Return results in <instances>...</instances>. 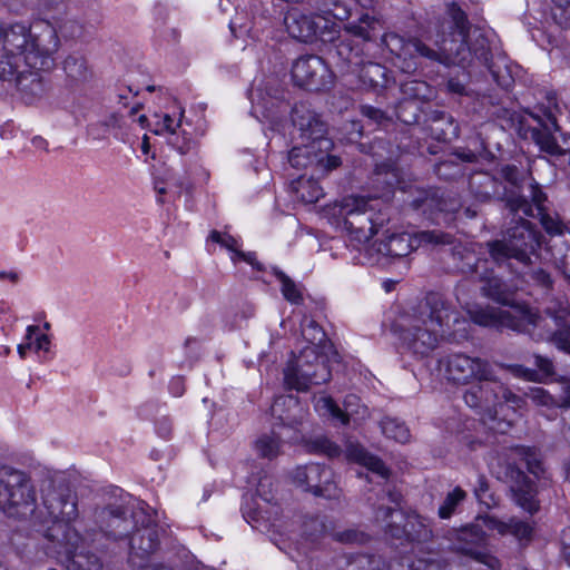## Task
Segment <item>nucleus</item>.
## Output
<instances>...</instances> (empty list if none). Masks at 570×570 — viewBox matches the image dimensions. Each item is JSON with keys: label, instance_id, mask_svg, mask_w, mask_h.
I'll return each mask as SVG.
<instances>
[{"label": "nucleus", "instance_id": "nucleus-1", "mask_svg": "<svg viewBox=\"0 0 570 570\" xmlns=\"http://www.w3.org/2000/svg\"><path fill=\"white\" fill-rule=\"evenodd\" d=\"M0 79L26 97L42 95L45 86L39 71L55 66V56L60 48L56 27L47 20L37 21L31 27L23 23L0 27Z\"/></svg>", "mask_w": 570, "mask_h": 570}, {"label": "nucleus", "instance_id": "nucleus-2", "mask_svg": "<svg viewBox=\"0 0 570 570\" xmlns=\"http://www.w3.org/2000/svg\"><path fill=\"white\" fill-rule=\"evenodd\" d=\"M474 47L456 46L455 38L448 39L442 33L436 32L433 39V46L425 43L419 38L409 39V58L420 57L431 62H438L444 66H460L462 68L471 67L475 63L484 66L492 75L498 86L509 89L513 83V77L505 59L492 60L489 41L480 32H474Z\"/></svg>", "mask_w": 570, "mask_h": 570}, {"label": "nucleus", "instance_id": "nucleus-3", "mask_svg": "<svg viewBox=\"0 0 570 570\" xmlns=\"http://www.w3.org/2000/svg\"><path fill=\"white\" fill-rule=\"evenodd\" d=\"M452 314L453 307L443 296L426 295L401 318L402 345L415 357L430 356L444 340Z\"/></svg>", "mask_w": 570, "mask_h": 570}, {"label": "nucleus", "instance_id": "nucleus-4", "mask_svg": "<svg viewBox=\"0 0 570 570\" xmlns=\"http://www.w3.org/2000/svg\"><path fill=\"white\" fill-rule=\"evenodd\" d=\"M478 281L482 283L481 293L483 296L510 308L466 306V312L473 323L480 326L509 328L517 332L540 326L542 322L540 314L528 304L515 301L513 298L514 289L495 276L490 265L481 272Z\"/></svg>", "mask_w": 570, "mask_h": 570}, {"label": "nucleus", "instance_id": "nucleus-5", "mask_svg": "<svg viewBox=\"0 0 570 570\" xmlns=\"http://www.w3.org/2000/svg\"><path fill=\"white\" fill-rule=\"evenodd\" d=\"M292 120L301 139L299 145L288 153L292 167L297 169L315 167L316 173L326 174L341 166V158L330 155L333 142L326 137V125L317 114L304 105H296L293 108Z\"/></svg>", "mask_w": 570, "mask_h": 570}, {"label": "nucleus", "instance_id": "nucleus-6", "mask_svg": "<svg viewBox=\"0 0 570 570\" xmlns=\"http://www.w3.org/2000/svg\"><path fill=\"white\" fill-rule=\"evenodd\" d=\"M380 28L377 19L364 14L357 22L345 24L331 52L342 69L357 73L363 83L371 87H383L386 83L385 67L363 57L364 42L373 40Z\"/></svg>", "mask_w": 570, "mask_h": 570}, {"label": "nucleus", "instance_id": "nucleus-7", "mask_svg": "<svg viewBox=\"0 0 570 570\" xmlns=\"http://www.w3.org/2000/svg\"><path fill=\"white\" fill-rule=\"evenodd\" d=\"M37 493L28 473L9 465L0 468V509L10 518H33L37 522L45 520L36 514Z\"/></svg>", "mask_w": 570, "mask_h": 570}, {"label": "nucleus", "instance_id": "nucleus-8", "mask_svg": "<svg viewBox=\"0 0 570 570\" xmlns=\"http://www.w3.org/2000/svg\"><path fill=\"white\" fill-rule=\"evenodd\" d=\"M49 553L53 554L67 570H100V558L89 549L87 539L73 527L56 524L46 531Z\"/></svg>", "mask_w": 570, "mask_h": 570}, {"label": "nucleus", "instance_id": "nucleus-9", "mask_svg": "<svg viewBox=\"0 0 570 570\" xmlns=\"http://www.w3.org/2000/svg\"><path fill=\"white\" fill-rule=\"evenodd\" d=\"M541 242L542 235L531 222L513 217L503 239L488 243L487 246L492 261L499 265L510 258L527 265L531 262V255L540 248Z\"/></svg>", "mask_w": 570, "mask_h": 570}, {"label": "nucleus", "instance_id": "nucleus-10", "mask_svg": "<svg viewBox=\"0 0 570 570\" xmlns=\"http://www.w3.org/2000/svg\"><path fill=\"white\" fill-rule=\"evenodd\" d=\"M331 380V371L325 358L314 347H305L288 362L284 381L288 389L306 391L311 385H320Z\"/></svg>", "mask_w": 570, "mask_h": 570}, {"label": "nucleus", "instance_id": "nucleus-11", "mask_svg": "<svg viewBox=\"0 0 570 570\" xmlns=\"http://www.w3.org/2000/svg\"><path fill=\"white\" fill-rule=\"evenodd\" d=\"M543 313L552 320L554 328L549 325L546 317L540 315L542 320L540 326L521 332L528 333L538 341H551L559 350L570 354V304L568 299L563 296L549 298L543 307Z\"/></svg>", "mask_w": 570, "mask_h": 570}, {"label": "nucleus", "instance_id": "nucleus-12", "mask_svg": "<svg viewBox=\"0 0 570 570\" xmlns=\"http://www.w3.org/2000/svg\"><path fill=\"white\" fill-rule=\"evenodd\" d=\"M529 191L531 200L525 196L514 194L507 197L505 205L510 213L538 217L544 230L551 236L562 235L564 232L570 233V227L564 225L558 215H551L547 212L544 208L547 196L537 183L529 185Z\"/></svg>", "mask_w": 570, "mask_h": 570}, {"label": "nucleus", "instance_id": "nucleus-13", "mask_svg": "<svg viewBox=\"0 0 570 570\" xmlns=\"http://www.w3.org/2000/svg\"><path fill=\"white\" fill-rule=\"evenodd\" d=\"M452 236L438 230H425L416 234H389L373 244L377 254L384 257L400 258L424 244H451Z\"/></svg>", "mask_w": 570, "mask_h": 570}, {"label": "nucleus", "instance_id": "nucleus-14", "mask_svg": "<svg viewBox=\"0 0 570 570\" xmlns=\"http://www.w3.org/2000/svg\"><path fill=\"white\" fill-rule=\"evenodd\" d=\"M439 371L454 384H469L475 380H491L493 367L481 357H473L465 353H452L439 360Z\"/></svg>", "mask_w": 570, "mask_h": 570}, {"label": "nucleus", "instance_id": "nucleus-15", "mask_svg": "<svg viewBox=\"0 0 570 570\" xmlns=\"http://www.w3.org/2000/svg\"><path fill=\"white\" fill-rule=\"evenodd\" d=\"M450 549L481 562L492 570L500 569V561L485 551L487 535L480 524H468L448 532Z\"/></svg>", "mask_w": 570, "mask_h": 570}, {"label": "nucleus", "instance_id": "nucleus-16", "mask_svg": "<svg viewBox=\"0 0 570 570\" xmlns=\"http://www.w3.org/2000/svg\"><path fill=\"white\" fill-rule=\"evenodd\" d=\"M475 381L476 384L469 387L463 395L465 404L478 411L483 423L489 425V429L504 433L511 426V424L508 421L495 423L498 414V379L495 374L493 373V377L491 380Z\"/></svg>", "mask_w": 570, "mask_h": 570}, {"label": "nucleus", "instance_id": "nucleus-17", "mask_svg": "<svg viewBox=\"0 0 570 570\" xmlns=\"http://www.w3.org/2000/svg\"><path fill=\"white\" fill-rule=\"evenodd\" d=\"M373 199L363 196H350L343 199L341 214L344 215L343 226L358 243L368 242L377 232L373 219Z\"/></svg>", "mask_w": 570, "mask_h": 570}, {"label": "nucleus", "instance_id": "nucleus-18", "mask_svg": "<svg viewBox=\"0 0 570 570\" xmlns=\"http://www.w3.org/2000/svg\"><path fill=\"white\" fill-rule=\"evenodd\" d=\"M98 521L105 534L114 540L130 539L140 522H146L148 512L142 507L126 508L109 505L98 513Z\"/></svg>", "mask_w": 570, "mask_h": 570}, {"label": "nucleus", "instance_id": "nucleus-19", "mask_svg": "<svg viewBox=\"0 0 570 570\" xmlns=\"http://www.w3.org/2000/svg\"><path fill=\"white\" fill-rule=\"evenodd\" d=\"M292 78L298 87L308 90H325L333 83V72L316 55L297 58L292 66Z\"/></svg>", "mask_w": 570, "mask_h": 570}, {"label": "nucleus", "instance_id": "nucleus-20", "mask_svg": "<svg viewBox=\"0 0 570 570\" xmlns=\"http://www.w3.org/2000/svg\"><path fill=\"white\" fill-rule=\"evenodd\" d=\"M42 505L47 511V518L42 515V512L38 514L45 520L42 523L51 521L52 524L50 527L56 524L72 527L70 523L78 517L76 494L67 487L49 485L43 491Z\"/></svg>", "mask_w": 570, "mask_h": 570}, {"label": "nucleus", "instance_id": "nucleus-21", "mask_svg": "<svg viewBox=\"0 0 570 570\" xmlns=\"http://www.w3.org/2000/svg\"><path fill=\"white\" fill-rule=\"evenodd\" d=\"M328 22L325 17L307 13L298 8H291L284 16L286 31L302 42H312L317 37L332 41L333 38H325Z\"/></svg>", "mask_w": 570, "mask_h": 570}, {"label": "nucleus", "instance_id": "nucleus-22", "mask_svg": "<svg viewBox=\"0 0 570 570\" xmlns=\"http://www.w3.org/2000/svg\"><path fill=\"white\" fill-rule=\"evenodd\" d=\"M333 476L332 470L320 463L298 466L293 473V480L298 487L325 499H337L340 497V490Z\"/></svg>", "mask_w": 570, "mask_h": 570}, {"label": "nucleus", "instance_id": "nucleus-23", "mask_svg": "<svg viewBox=\"0 0 570 570\" xmlns=\"http://www.w3.org/2000/svg\"><path fill=\"white\" fill-rule=\"evenodd\" d=\"M344 409H341L331 396H320L315 399V410L324 416H330L343 425L348 424L350 420L364 419L367 409L361 404V400L355 394H348L343 402Z\"/></svg>", "mask_w": 570, "mask_h": 570}, {"label": "nucleus", "instance_id": "nucleus-24", "mask_svg": "<svg viewBox=\"0 0 570 570\" xmlns=\"http://www.w3.org/2000/svg\"><path fill=\"white\" fill-rule=\"evenodd\" d=\"M446 14L449 17V21H444L440 26L438 32L442 33L444 30V37L448 39L455 38L458 41L455 47L462 45L465 48L470 47L473 49L475 42V31L485 37L480 29L470 31V22L468 20V16L455 2H452L448 6Z\"/></svg>", "mask_w": 570, "mask_h": 570}, {"label": "nucleus", "instance_id": "nucleus-25", "mask_svg": "<svg viewBox=\"0 0 570 570\" xmlns=\"http://www.w3.org/2000/svg\"><path fill=\"white\" fill-rule=\"evenodd\" d=\"M159 546V530L148 513L146 522H140L137 529L132 532L129 540V547L137 556L145 557L157 550Z\"/></svg>", "mask_w": 570, "mask_h": 570}, {"label": "nucleus", "instance_id": "nucleus-26", "mask_svg": "<svg viewBox=\"0 0 570 570\" xmlns=\"http://www.w3.org/2000/svg\"><path fill=\"white\" fill-rule=\"evenodd\" d=\"M305 532L309 537L331 534L334 540L345 544H363L368 541L370 537L356 529H346L343 531L332 532L325 521L318 517L311 518L305 522Z\"/></svg>", "mask_w": 570, "mask_h": 570}, {"label": "nucleus", "instance_id": "nucleus-27", "mask_svg": "<svg viewBox=\"0 0 570 570\" xmlns=\"http://www.w3.org/2000/svg\"><path fill=\"white\" fill-rule=\"evenodd\" d=\"M517 475L515 483L511 487L513 500L521 509L533 514L539 510L535 484L521 471Z\"/></svg>", "mask_w": 570, "mask_h": 570}, {"label": "nucleus", "instance_id": "nucleus-28", "mask_svg": "<svg viewBox=\"0 0 570 570\" xmlns=\"http://www.w3.org/2000/svg\"><path fill=\"white\" fill-rule=\"evenodd\" d=\"M272 415L281 421L283 425L298 424L303 419V409L294 395H281L275 399L271 406Z\"/></svg>", "mask_w": 570, "mask_h": 570}, {"label": "nucleus", "instance_id": "nucleus-29", "mask_svg": "<svg viewBox=\"0 0 570 570\" xmlns=\"http://www.w3.org/2000/svg\"><path fill=\"white\" fill-rule=\"evenodd\" d=\"M469 189L479 202H487L500 190V181L488 171H475L469 178Z\"/></svg>", "mask_w": 570, "mask_h": 570}, {"label": "nucleus", "instance_id": "nucleus-30", "mask_svg": "<svg viewBox=\"0 0 570 570\" xmlns=\"http://www.w3.org/2000/svg\"><path fill=\"white\" fill-rule=\"evenodd\" d=\"M125 118L114 112L105 117L102 120L91 124L88 128L94 139H105L109 134L118 140H126Z\"/></svg>", "mask_w": 570, "mask_h": 570}, {"label": "nucleus", "instance_id": "nucleus-31", "mask_svg": "<svg viewBox=\"0 0 570 570\" xmlns=\"http://www.w3.org/2000/svg\"><path fill=\"white\" fill-rule=\"evenodd\" d=\"M63 71L68 81L73 86H80L92 78V70L85 56L73 52L63 60Z\"/></svg>", "mask_w": 570, "mask_h": 570}, {"label": "nucleus", "instance_id": "nucleus-32", "mask_svg": "<svg viewBox=\"0 0 570 570\" xmlns=\"http://www.w3.org/2000/svg\"><path fill=\"white\" fill-rule=\"evenodd\" d=\"M345 456L353 462H356L371 472L376 473L382 479H387L389 470L383 461L370 454L362 445L356 443H348L345 450Z\"/></svg>", "mask_w": 570, "mask_h": 570}, {"label": "nucleus", "instance_id": "nucleus-33", "mask_svg": "<svg viewBox=\"0 0 570 570\" xmlns=\"http://www.w3.org/2000/svg\"><path fill=\"white\" fill-rule=\"evenodd\" d=\"M454 259H458L456 268L468 275H472L475 279L481 276V272L491 264L489 259L478 258L473 250L464 247L462 250L453 253Z\"/></svg>", "mask_w": 570, "mask_h": 570}, {"label": "nucleus", "instance_id": "nucleus-34", "mask_svg": "<svg viewBox=\"0 0 570 570\" xmlns=\"http://www.w3.org/2000/svg\"><path fill=\"white\" fill-rule=\"evenodd\" d=\"M404 531L411 540L417 542H428L433 538L431 521L417 513L406 517Z\"/></svg>", "mask_w": 570, "mask_h": 570}, {"label": "nucleus", "instance_id": "nucleus-35", "mask_svg": "<svg viewBox=\"0 0 570 570\" xmlns=\"http://www.w3.org/2000/svg\"><path fill=\"white\" fill-rule=\"evenodd\" d=\"M281 439L275 433L263 434L261 435L254 443V449L256 453L263 458L273 460L281 453Z\"/></svg>", "mask_w": 570, "mask_h": 570}, {"label": "nucleus", "instance_id": "nucleus-36", "mask_svg": "<svg viewBox=\"0 0 570 570\" xmlns=\"http://www.w3.org/2000/svg\"><path fill=\"white\" fill-rule=\"evenodd\" d=\"M297 197L306 204L316 203L323 196V188L313 178L301 177L294 185Z\"/></svg>", "mask_w": 570, "mask_h": 570}, {"label": "nucleus", "instance_id": "nucleus-37", "mask_svg": "<svg viewBox=\"0 0 570 570\" xmlns=\"http://www.w3.org/2000/svg\"><path fill=\"white\" fill-rule=\"evenodd\" d=\"M382 433L396 442L405 443L410 440V430L404 422L394 417H384L380 423Z\"/></svg>", "mask_w": 570, "mask_h": 570}, {"label": "nucleus", "instance_id": "nucleus-38", "mask_svg": "<svg viewBox=\"0 0 570 570\" xmlns=\"http://www.w3.org/2000/svg\"><path fill=\"white\" fill-rule=\"evenodd\" d=\"M229 29L235 38H258L257 31L254 29V22L248 18L247 12L237 11L229 22Z\"/></svg>", "mask_w": 570, "mask_h": 570}, {"label": "nucleus", "instance_id": "nucleus-39", "mask_svg": "<svg viewBox=\"0 0 570 570\" xmlns=\"http://www.w3.org/2000/svg\"><path fill=\"white\" fill-rule=\"evenodd\" d=\"M275 276L281 283V291L286 301L292 304H301L303 302L302 287L288 277L284 272L275 269Z\"/></svg>", "mask_w": 570, "mask_h": 570}, {"label": "nucleus", "instance_id": "nucleus-40", "mask_svg": "<svg viewBox=\"0 0 570 570\" xmlns=\"http://www.w3.org/2000/svg\"><path fill=\"white\" fill-rule=\"evenodd\" d=\"M466 492L460 487L450 491L438 510L440 519H450L456 511V508L465 500Z\"/></svg>", "mask_w": 570, "mask_h": 570}, {"label": "nucleus", "instance_id": "nucleus-41", "mask_svg": "<svg viewBox=\"0 0 570 570\" xmlns=\"http://www.w3.org/2000/svg\"><path fill=\"white\" fill-rule=\"evenodd\" d=\"M345 570H386L382 558L358 554L347 560Z\"/></svg>", "mask_w": 570, "mask_h": 570}, {"label": "nucleus", "instance_id": "nucleus-42", "mask_svg": "<svg viewBox=\"0 0 570 570\" xmlns=\"http://www.w3.org/2000/svg\"><path fill=\"white\" fill-rule=\"evenodd\" d=\"M448 563L439 553L429 551L425 556L417 558L410 570H446Z\"/></svg>", "mask_w": 570, "mask_h": 570}, {"label": "nucleus", "instance_id": "nucleus-43", "mask_svg": "<svg viewBox=\"0 0 570 570\" xmlns=\"http://www.w3.org/2000/svg\"><path fill=\"white\" fill-rule=\"evenodd\" d=\"M302 335L309 343L307 347H314L317 351L326 338L323 328L313 320L307 321L302 326Z\"/></svg>", "mask_w": 570, "mask_h": 570}, {"label": "nucleus", "instance_id": "nucleus-44", "mask_svg": "<svg viewBox=\"0 0 570 570\" xmlns=\"http://www.w3.org/2000/svg\"><path fill=\"white\" fill-rule=\"evenodd\" d=\"M497 395H498V405L509 404L512 409H521L525 404L524 397L513 393L509 387H507L502 382L498 380L497 384Z\"/></svg>", "mask_w": 570, "mask_h": 570}, {"label": "nucleus", "instance_id": "nucleus-45", "mask_svg": "<svg viewBox=\"0 0 570 570\" xmlns=\"http://www.w3.org/2000/svg\"><path fill=\"white\" fill-rule=\"evenodd\" d=\"M183 117L184 110L179 111V117L177 119L168 114H164L161 118L155 124L153 131L156 135H167L169 137L171 132H177L178 129H180Z\"/></svg>", "mask_w": 570, "mask_h": 570}, {"label": "nucleus", "instance_id": "nucleus-46", "mask_svg": "<svg viewBox=\"0 0 570 570\" xmlns=\"http://www.w3.org/2000/svg\"><path fill=\"white\" fill-rule=\"evenodd\" d=\"M524 395L537 406H542L547 410H553L558 406L557 400L542 387H530Z\"/></svg>", "mask_w": 570, "mask_h": 570}, {"label": "nucleus", "instance_id": "nucleus-47", "mask_svg": "<svg viewBox=\"0 0 570 570\" xmlns=\"http://www.w3.org/2000/svg\"><path fill=\"white\" fill-rule=\"evenodd\" d=\"M382 42L395 56L400 58L403 57L404 59L410 57V52H407L409 40H405L401 36L396 33H385L382 37Z\"/></svg>", "mask_w": 570, "mask_h": 570}, {"label": "nucleus", "instance_id": "nucleus-48", "mask_svg": "<svg viewBox=\"0 0 570 570\" xmlns=\"http://www.w3.org/2000/svg\"><path fill=\"white\" fill-rule=\"evenodd\" d=\"M402 92L413 99L426 100L431 96V89L425 81L411 80L402 85Z\"/></svg>", "mask_w": 570, "mask_h": 570}, {"label": "nucleus", "instance_id": "nucleus-49", "mask_svg": "<svg viewBox=\"0 0 570 570\" xmlns=\"http://www.w3.org/2000/svg\"><path fill=\"white\" fill-rule=\"evenodd\" d=\"M552 18L560 27L570 29V0H551Z\"/></svg>", "mask_w": 570, "mask_h": 570}, {"label": "nucleus", "instance_id": "nucleus-50", "mask_svg": "<svg viewBox=\"0 0 570 570\" xmlns=\"http://www.w3.org/2000/svg\"><path fill=\"white\" fill-rule=\"evenodd\" d=\"M433 120H434V122L445 121V124H446V129L440 128V132H435V136L438 139L448 140V139H451V137H458V135H459L458 126L454 125L452 117L446 116L444 112L436 111L435 115L433 116ZM432 130L438 131L439 128L433 127Z\"/></svg>", "mask_w": 570, "mask_h": 570}, {"label": "nucleus", "instance_id": "nucleus-51", "mask_svg": "<svg viewBox=\"0 0 570 570\" xmlns=\"http://www.w3.org/2000/svg\"><path fill=\"white\" fill-rule=\"evenodd\" d=\"M167 141L181 155L189 153L194 146L190 136L183 129H178L177 132H171Z\"/></svg>", "mask_w": 570, "mask_h": 570}, {"label": "nucleus", "instance_id": "nucleus-52", "mask_svg": "<svg viewBox=\"0 0 570 570\" xmlns=\"http://www.w3.org/2000/svg\"><path fill=\"white\" fill-rule=\"evenodd\" d=\"M508 527V534H512L520 541L530 540L532 537L533 528L528 522L521 521L517 518H510Z\"/></svg>", "mask_w": 570, "mask_h": 570}, {"label": "nucleus", "instance_id": "nucleus-53", "mask_svg": "<svg viewBox=\"0 0 570 570\" xmlns=\"http://www.w3.org/2000/svg\"><path fill=\"white\" fill-rule=\"evenodd\" d=\"M209 239L232 252L233 256H236L240 247L239 240L227 233L213 230L209 235Z\"/></svg>", "mask_w": 570, "mask_h": 570}, {"label": "nucleus", "instance_id": "nucleus-54", "mask_svg": "<svg viewBox=\"0 0 570 570\" xmlns=\"http://www.w3.org/2000/svg\"><path fill=\"white\" fill-rule=\"evenodd\" d=\"M394 517H399L400 520H403V513L395 508L392 507H380L375 513V519L377 522H381L386 529L394 528L396 521L390 520Z\"/></svg>", "mask_w": 570, "mask_h": 570}, {"label": "nucleus", "instance_id": "nucleus-55", "mask_svg": "<svg viewBox=\"0 0 570 570\" xmlns=\"http://www.w3.org/2000/svg\"><path fill=\"white\" fill-rule=\"evenodd\" d=\"M520 454L524 456L527 468L530 473L538 475L543 471L541 460L539 458V453L533 448H521Z\"/></svg>", "mask_w": 570, "mask_h": 570}, {"label": "nucleus", "instance_id": "nucleus-56", "mask_svg": "<svg viewBox=\"0 0 570 570\" xmlns=\"http://www.w3.org/2000/svg\"><path fill=\"white\" fill-rule=\"evenodd\" d=\"M478 520L482 521L483 525L489 530L497 531L501 535H505L509 532V521H502L494 515H481Z\"/></svg>", "mask_w": 570, "mask_h": 570}, {"label": "nucleus", "instance_id": "nucleus-57", "mask_svg": "<svg viewBox=\"0 0 570 570\" xmlns=\"http://www.w3.org/2000/svg\"><path fill=\"white\" fill-rule=\"evenodd\" d=\"M435 171L444 179H453L461 174V168L453 160H444L438 164Z\"/></svg>", "mask_w": 570, "mask_h": 570}, {"label": "nucleus", "instance_id": "nucleus-58", "mask_svg": "<svg viewBox=\"0 0 570 570\" xmlns=\"http://www.w3.org/2000/svg\"><path fill=\"white\" fill-rule=\"evenodd\" d=\"M60 31L65 38H79L82 35V24L75 19H67L60 24Z\"/></svg>", "mask_w": 570, "mask_h": 570}, {"label": "nucleus", "instance_id": "nucleus-59", "mask_svg": "<svg viewBox=\"0 0 570 570\" xmlns=\"http://www.w3.org/2000/svg\"><path fill=\"white\" fill-rule=\"evenodd\" d=\"M316 451L326 454L330 458H335L340 454V448L326 438H318L314 441Z\"/></svg>", "mask_w": 570, "mask_h": 570}, {"label": "nucleus", "instance_id": "nucleus-60", "mask_svg": "<svg viewBox=\"0 0 570 570\" xmlns=\"http://www.w3.org/2000/svg\"><path fill=\"white\" fill-rule=\"evenodd\" d=\"M479 146L472 149H460L455 151V157L462 161L473 163L478 159V156L485 149L483 141H475Z\"/></svg>", "mask_w": 570, "mask_h": 570}, {"label": "nucleus", "instance_id": "nucleus-61", "mask_svg": "<svg viewBox=\"0 0 570 570\" xmlns=\"http://www.w3.org/2000/svg\"><path fill=\"white\" fill-rule=\"evenodd\" d=\"M39 332V327L37 325H29L27 327L24 340L26 342L18 345V354L21 358H24L27 355V351L32 348V338L33 335Z\"/></svg>", "mask_w": 570, "mask_h": 570}, {"label": "nucleus", "instance_id": "nucleus-62", "mask_svg": "<svg viewBox=\"0 0 570 570\" xmlns=\"http://www.w3.org/2000/svg\"><path fill=\"white\" fill-rule=\"evenodd\" d=\"M530 277L537 285H539L543 288L552 287L553 282H552L551 275L542 268L533 269L530 274Z\"/></svg>", "mask_w": 570, "mask_h": 570}, {"label": "nucleus", "instance_id": "nucleus-63", "mask_svg": "<svg viewBox=\"0 0 570 570\" xmlns=\"http://www.w3.org/2000/svg\"><path fill=\"white\" fill-rule=\"evenodd\" d=\"M361 112L364 117L368 118L370 120H373L376 124H382L383 121L387 120L385 112L373 106H362Z\"/></svg>", "mask_w": 570, "mask_h": 570}, {"label": "nucleus", "instance_id": "nucleus-64", "mask_svg": "<svg viewBox=\"0 0 570 570\" xmlns=\"http://www.w3.org/2000/svg\"><path fill=\"white\" fill-rule=\"evenodd\" d=\"M501 176L511 185L518 186L521 174L515 165H505L501 168Z\"/></svg>", "mask_w": 570, "mask_h": 570}]
</instances>
